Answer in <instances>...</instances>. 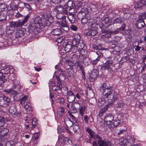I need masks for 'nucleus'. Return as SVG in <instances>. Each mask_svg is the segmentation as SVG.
I'll return each instance as SVG.
<instances>
[{
  "mask_svg": "<svg viewBox=\"0 0 146 146\" xmlns=\"http://www.w3.org/2000/svg\"><path fill=\"white\" fill-rule=\"evenodd\" d=\"M59 102L61 104L64 105V100L63 98L60 97L58 98Z\"/></svg>",
  "mask_w": 146,
  "mask_h": 146,
  "instance_id": "3c124183",
  "label": "nucleus"
},
{
  "mask_svg": "<svg viewBox=\"0 0 146 146\" xmlns=\"http://www.w3.org/2000/svg\"><path fill=\"white\" fill-rule=\"evenodd\" d=\"M84 47V45L83 43L80 42L79 43L76 48H77V49L78 50H81L83 49Z\"/></svg>",
  "mask_w": 146,
  "mask_h": 146,
  "instance_id": "2f4dec72",
  "label": "nucleus"
},
{
  "mask_svg": "<svg viewBox=\"0 0 146 146\" xmlns=\"http://www.w3.org/2000/svg\"><path fill=\"white\" fill-rule=\"evenodd\" d=\"M82 5V2L81 1H80L77 3L76 6L78 8H79Z\"/></svg>",
  "mask_w": 146,
  "mask_h": 146,
  "instance_id": "774afa93",
  "label": "nucleus"
},
{
  "mask_svg": "<svg viewBox=\"0 0 146 146\" xmlns=\"http://www.w3.org/2000/svg\"><path fill=\"white\" fill-rule=\"evenodd\" d=\"M87 131L89 133L91 137L95 140H98V143L99 146H113L109 141L106 142L102 140V138L97 135H95V133L91 129H87Z\"/></svg>",
  "mask_w": 146,
  "mask_h": 146,
  "instance_id": "f03ea898",
  "label": "nucleus"
},
{
  "mask_svg": "<svg viewBox=\"0 0 146 146\" xmlns=\"http://www.w3.org/2000/svg\"><path fill=\"white\" fill-rule=\"evenodd\" d=\"M70 28L72 30L74 31H76L77 29V27L75 25H71L70 27Z\"/></svg>",
  "mask_w": 146,
  "mask_h": 146,
  "instance_id": "0e129e2a",
  "label": "nucleus"
},
{
  "mask_svg": "<svg viewBox=\"0 0 146 146\" xmlns=\"http://www.w3.org/2000/svg\"><path fill=\"white\" fill-rule=\"evenodd\" d=\"M94 56H97V57H102L103 56V54L102 53L100 52V51H97L95 52L94 54Z\"/></svg>",
  "mask_w": 146,
  "mask_h": 146,
  "instance_id": "79ce46f5",
  "label": "nucleus"
},
{
  "mask_svg": "<svg viewBox=\"0 0 146 146\" xmlns=\"http://www.w3.org/2000/svg\"><path fill=\"white\" fill-rule=\"evenodd\" d=\"M9 111L11 113L14 114L16 112V110L14 107L11 106L9 109Z\"/></svg>",
  "mask_w": 146,
  "mask_h": 146,
  "instance_id": "c03bdc74",
  "label": "nucleus"
},
{
  "mask_svg": "<svg viewBox=\"0 0 146 146\" xmlns=\"http://www.w3.org/2000/svg\"><path fill=\"white\" fill-rule=\"evenodd\" d=\"M8 132V130L7 129H5L3 131L1 132L0 131V140L2 139Z\"/></svg>",
  "mask_w": 146,
  "mask_h": 146,
  "instance_id": "cd10ccee",
  "label": "nucleus"
},
{
  "mask_svg": "<svg viewBox=\"0 0 146 146\" xmlns=\"http://www.w3.org/2000/svg\"><path fill=\"white\" fill-rule=\"evenodd\" d=\"M146 5V0H139L138 2L135 3L134 7L135 9H137Z\"/></svg>",
  "mask_w": 146,
  "mask_h": 146,
  "instance_id": "ddd939ff",
  "label": "nucleus"
},
{
  "mask_svg": "<svg viewBox=\"0 0 146 146\" xmlns=\"http://www.w3.org/2000/svg\"><path fill=\"white\" fill-rule=\"evenodd\" d=\"M50 84L49 87L50 88L51 87H54L55 86V83L53 80L51 79L50 82Z\"/></svg>",
  "mask_w": 146,
  "mask_h": 146,
  "instance_id": "5fc2aeb1",
  "label": "nucleus"
},
{
  "mask_svg": "<svg viewBox=\"0 0 146 146\" xmlns=\"http://www.w3.org/2000/svg\"><path fill=\"white\" fill-rule=\"evenodd\" d=\"M15 94L13 96V99L15 101H17L19 100L21 98V94L19 93H17Z\"/></svg>",
  "mask_w": 146,
  "mask_h": 146,
  "instance_id": "4c0bfd02",
  "label": "nucleus"
},
{
  "mask_svg": "<svg viewBox=\"0 0 146 146\" xmlns=\"http://www.w3.org/2000/svg\"><path fill=\"white\" fill-rule=\"evenodd\" d=\"M112 58L110 57L107 58L106 59L107 61L103 64L102 67V68L104 70H108L111 68V67L112 66L113 61Z\"/></svg>",
  "mask_w": 146,
  "mask_h": 146,
  "instance_id": "6e6552de",
  "label": "nucleus"
},
{
  "mask_svg": "<svg viewBox=\"0 0 146 146\" xmlns=\"http://www.w3.org/2000/svg\"><path fill=\"white\" fill-rule=\"evenodd\" d=\"M108 105L105 106L104 108H102L100 110L99 113V115L100 116H102L104 113H105L106 111L108 109Z\"/></svg>",
  "mask_w": 146,
  "mask_h": 146,
  "instance_id": "393cba45",
  "label": "nucleus"
},
{
  "mask_svg": "<svg viewBox=\"0 0 146 146\" xmlns=\"http://www.w3.org/2000/svg\"><path fill=\"white\" fill-rule=\"evenodd\" d=\"M105 101L104 99L102 100L101 99V100L100 99L98 103V104L99 107H100L103 105L105 104Z\"/></svg>",
  "mask_w": 146,
  "mask_h": 146,
  "instance_id": "a18cd8bd",
  "label": "nucleus"
},
{
  "mask_svg": "<svg viewBox=\"0 0 146 146\" xmlns=\"http://www.w3.org/2000/svg\"><path fill=\"white\" fill-rule=\"evenodd\" d=\"M80 36L79 35H78L77 38H75L74 39L72 43L73 46H74V47H76L78 44L80 43Z\"/></svg>",
  "mask_w": 146,
  "mask_h": 146,
  "instance_id": "a211bd4d",
  "label": "nucleus"
},
{
  "mask_svg": "<svg viewBox=\"0 0 146 146\" xmlns=\"http://www.w3.org/2000/svg\"><path fill=\"white\" fill-rule=\"evenodd\" d=\"M89 33L91 35L94 36L97 33V31L96 29H90Z\"/></svg>",
  "mask_w": 146,
  "mask_h": 146,
  "instance_id": "ea45409f",
  "label": "nucleus"
},
{
  "mask_svg": "<svg viewBox=\"0 0 146 146\" xmlns=\"http://www.w3.org/2000/svg\"><path fill=\"white\" fill-rule=\"evenodd\" d=\"M63 10V8L60 5L57 6L56 7V9H55V12L57 13L62 12Z\"/></svg>",
  "mask_w": 146,
  "mask_h": 146,
  "instance_id": "58836bf2",
  "label": "nucleus"
},
{
  "mask_svg": "<svg viewBox=\"0 0 146 146\" xmlns=\"http://www.w3.org/2000/svg\"><path fill=\"white\" fill-rule=\"evenodd\" d=\"M21 5L23 6H25V7L28 10H29L31 9V7L30 5L27 3H24L21 2L19 4V7H21L20 5Z\"/></svg>",
  "mask_w": 146,
  "mask_h": 146,
  "instance_id": "c756f323",
  "label": "nucleus"
},
{
  "mask_svg": "<svg viewBox=\"0 0 146 146\" xmlns=\"http://www.w3.org/2000/svg\"><path fill=\"white\" fill-rule=\"evenodd\" d=\"M4 92L11 95L17 93V92L13 90L12 89L5 90H4Z\"/></svg>",
  "mask_w": 146,
  "mask_h": 146,
  "instance_id": "bb28decb",
  "label": "nucleus"
},
{
  "mask_svg": "<svg viewBox=\"0 0 146 146\" xmlns=\"http://www.w3.org/2000/svg\"><path fill=\"white\" fill-rule=\"evenodd\" d=\"M126 138L128 145L134 143L135 139L134 136L128 135L126 137Z\"/></svg>",
  "mask_w": 146,
  "mask_h": 146,
  "instance_id": "dca6fc26",
  "label": "nucleus"
},
{
  "mask_svg": "<svg viewBox=\"0 0 146 146\" xmlns=\"http://www.w3.org/2000/svg\"><path fill=\"white\" fill-rule=\"evenodd\" d=\"M101 92L103 94L104 97L107 98L110 103L115 102L117 99V97L112 94V87L111 86L107 87L105 83H103L100 88Z\"/></svg>",
  "mask_w": 146,
  "mask_h": 146,
  "instance_id": "f257e3e1",
  "label": "nucleus"
},
{
  "mask_svg": "<svg viewBox=\"0 0 146 146\" xmlns=\"http://www.w3.org/2000/svg\"><path fill=\"white\" fill-rule=\"evenodd\" d=\"M42 21L41 18L39 16L36 17L34 20V23H32L29 27L30 30H31L34 33H36L39 29V27H40V24H42Z\"/></svg>",
  "mask_w": 146,
  "mask_h": 146,
  "instance_id": "20e7f679",
  "label": "nucleus"
},
{
  "mask_svg": "<svg viewBox=\"0 0 146 146\" xmlns=\"http://www.w3.org/2000/svg\"><path fill=\"white\" fill-rule=\"evenodd\" d=\"M114 119V116L111 114H108L104 117V124L106 126L110 125Z\"/></svg>",
  "mask_w": 146,
  "mask_h": 146,
  "instance_id": "1a4fd4ad",
  "label": "nucleus"
},
{
  "mask_svg": "<svg viewBox=\"0 0 146 146\" xmlns=\"http://www.w3.org/2000/svg\"><path fill=\"white\" fill-rule=\"evenodd\" d=\"M58 114L60 117H61L65 113V109L62 107H60L58 109Z\"/></svg>",
  "mask_w": 146,
  "mask_h": 146,
  "instance_id": "5701e85b",
  "label": "nucleus"
},
{
  "mask_svg": "<svg viewBox=\"0 0 146 146\" xmlns=\"http://www.w3.org/2000/svg\"><path fill=\"white\" fill-rule=\"evenodd\" d=\"M122 21V20L119 18H116V19L113 21V24H115V23H121Z\"/></svg>",
  "mask_w": 146,
  "mask_h": 146,
  "instance_id": "49530a36",
  "label": "nucleus"
},
{
  "mask_svg": "<svg viewBox=\"0 0 146 146\" xmlns=\"http://www.w3.org/2000/svg\"><path fill=\"white\" fill-rule=\"evenodd\" d=\"M81 104L79 103L75 102L74 104V106L76 108H79L81 106Z\"/></svg>",
  "mask_w": 146,
  "mask_h": 146,
  "instance_id": "4d7b16f0",
  "label": "nucleus"
},
{
  "mask_svg": "<svg viewBox=\"0 0 146 146\" xmlns=\"http://www.w3.org/2000/svg\"><path fill=\"white\" fill-rule=\"evenodd\" d=\"M74 17L73 15H69L68 17L69 21L71 23L72 22V21H73V20L74 19V17L73 18V17Z\"/></svg>",
  "mask_w": 146,
  "mask_h": 146,
  "instance_id": "e2e57ef3",
  "label": "nucleus"
},
{
  "mask_svg": "<svg viewBox=\"0 0 146 146\" xmlns=\"http://www.w3.org/2000/svg\"><path fill=\"white\" fill-rule=\"evenodd\" d=\"M100 60V57H97V58H96L95 59L92 60V62L93 64H96Z\"/></svg>",
  "mask_w": 146,
  "mask_h": 146,
  "instance_id": "603ef678",
  "label": "nucleus"
},
{
  "mask_svg": "<svg viewBox=\"0 0 146 146\" xmlns=\"http://www.w3.org/2000/svg\"><path fill=\"white\" fill-rule=\"evenodd\" d=\"M82 17L81 22L82 24L83 25H84L87 23L88 22V23L91 19L90 18L91 17L90 15H88L86 16V17H84V16Z\"/></svg>",
  "mask_w": 146,
  "mask_h": 146,
  "instance_id": "2eb2a0df",
  "label": "nucleus"
},
{
  "mask_svg": "<svg viewBox=\"0 0 146 146\" xmlns=\"http://www.w3.org/2000/svg\"><path fill=\"white\" fill-rule=\"evenodd\" d=\"M14 143L13 141H10L7 143L6 146H14Z\"/></svg>",
  "mask_w": 146,
  "mask_h": 146,
  "instance_id": "8fccbe9b",
  "label": "nucleus"
},
{
  "mask_svg": "<svg viewBox=\"0 0 146 146\" xmlns=\"http://www.w3.org/2000/svg\"><path fill=\"white\" fill-rule=\"evenodd\" d=\"M23 16V15L18 12L15 15V17L17 18H19L22 17Z\"/></svg>",
  "mask_w": 146,
  "mask_h": 146,
  "instance_id": "69168bd1",
  "label": "nucleus"
},
{
  "mask_svg": "<svg viewBox=\"0 0 146 146\" xmlns=\"http://www.w3.org/2000/svg\"><path fill=\"white\" fill-rule=\"evenodd\" d=\"M98 74V72L97 70H94L92 72L91 74L90 75V78L92 80L96 79Z\"/></svg>",
  "mask_w": 146,
  "mask_h": 146,
  "instance_id": "6ab92c4d",
  "label": "nucleus"
},
{
  "mask_svg": "<svg viewBox=\"0 0 146 146\" xmlns=\"http://www.w3.org/2000/svg\"><path fill=\"white\" fill-rule=\"evenodd\" d=\"M89 11L88 9L86 7H84L79 12L78 14L82 15V16L86 17V16L88 15H90L89 14Z\"/></svg>",
  "mask_w": 146,
  "mask_h": 146,
  "instance_id": "4468645a",
  "label": "nucleus"
},
{
  "mask_svg": "<svg viewBox=\"0 0 146 146\" xmlns=\"http://www.w3.org/2000/svg\"><path fill=\"white\" fill-rule=\"evenodd\" d=\"M3 73H5L4 70H3L2 71H0V78H6L7 77L5 75H3ZM5 74L6 73H5Z\"/></svg>",
  "mask_w": 146,
  "mask_h": 146,
  "instance_id": "6e6d98bb",
  "label": "nucleus"
},
{
  "mask_svg": "<svg viewBox=\"0 0 146 146\" xmlns=\"http://www.w3.org/2000/svg\"><path fill=\"white\" fill-rule=\"evenodd\" d=\"M119 144L120 145L122 146H125L128 145L126 138L125 139L123 138L120 139H119Z\"/></svg>",
  "mask_w": 146,
  "mask_h": 146,
  "instance_id": "b1692460",
  "label": "nucleus"
},
{
  "mask_svg": "<svg viewBox=\"0 0 146 146\" xmlns=\"http://www.w3.org/2000/svg\"><path fill=\"white\" fill-rule=\"evenodd\" d=\"M84 120L86 123H88V122L89 118L87 116L85 115L84 117Z\"/></svg>",
  "mask_w": 146,
  "mask_h": 146,
  "instance_id": "680f3d73",
  "label": "nucleus"
},
{
  "mask_svg": "<svg viewBox=\"0 0 146 146\" xmlns=\"http://www.w3.org/2000/svg\"><path fill=\"white\" fill-rule=\"evenodd\" d=\"M88 25L90 29H97V23L96 21L94 19H91L88 23Z\"/></svg>",
  "mask_w": 146,
  "mask_h": 146,
  "instance_id": "9b49d317",
  "label": "nucleus"
},
{
  "mask_svg": "<svg viewBox=\"0 0 146 146\" xmlns=\"http://www.w3.org/2000/svg\"><path fill=\"white\" fill-rule=\"evenodd\" d=\"M120 123V121L117 119L114 121L112 124V127H115L118 126Z\"/></svg>",
  "mask_w": 146,
  "mask_h": 146,
  "instance_id": "f704fd0d",
  "label": "nucleus"
},
{
  "mask_svg": "<svg viewBox=\"0 0 146 146\" xmlns=\"http://www.w3.org/2000/svg\"><path fill=\"white\" fill-rule=\"evenodd\" d=\"M39 135L40 133L39 132L36 133L35 134L34 138V140H36L39 138Z\"/></svg>",
  "mask_w": 146,
  "mask_h": 146,
  "instance_id": "13d9d810",
  "label": "nucleus"
},
{
  "mask_svg": "<svg viewBox=\"0 0 146 146\" xmlns=\"http://www.w3.org/2000/svg\"><path fill=\"white\" fill-rule=\"evenodd\" d=\"M67 99L69 103H72L75 100V96L74 94L71 91H68L67 92Z\"/></svg>",
  "mask_w": 146,
  "mask_h": 146,
  "instance_id": "f8f14e48",
  "label": "nucleus"
},
{
  "mask_svg": "<svg viewBox=\"0 0 146 146\" xmlns=\"http://www.w3.org/2000/svg\"><path fill=\"white\" fill-rule=\"evenodd\" d=\"M23 35V32L21 30L17 31L16 33L15 38L22 36Z\"/></svg>",
  "mask_w": 146,
  "mask_h": 146,
  "instance_id": "c85d7f7f",
  "label": "nucleus"
},
{
  "mask_svg": "<svg viewBox=\"0 0 146 146\" xmlns=\"http://www.w3.org/2000/svg\"><path fill=\"white\" fill-rule=\"evenodd\" d=\"M72 49V46L70 44H68L65 47V50L66 52H69Z\"/></svg>",
  "mask_w": 146,
  "mask_h": 146,
  "instance_id": "72a5a7b5",
  "label": "nucleus"
},
{
  "mask_svg": "<svg viewBox=\"0 0 146 146\" xmlns=\"http://www.w3.org/2000/svg\"><path fill=\"white\" fill-rule=\"evenodd\" d=\"M27 96H25L23 97L22 99H20V102L21 104H25V102L27 99Z\"/></svg>",
  "mask_w": 146,
  "mask_h": 146,
  "instance_id": "a19ab883",
  "label": "nucleus"
},
{
  "mask_svg": "<svg viewBox=\"0 0 146 146\" xmlns=\"http://www.w3.org/2000/svg\"><path fill=\"white\" fill-rule=\"evenodd\" d=\"M125 24H123L122 25L121 27L119 28L118 29H116L115 32H114L115 34L117 33L119 31H121L124 30L125 29Z\"/></svg>",
  "mask_w": 146,
  "mask_h": 146,
  "instance_id": "e433bc0d",
  "label": "nucleus"
},
{
  "mask_svg": "<svg viewBox=\"0 0 146 146\" xmlns=\"http://www.w3.org/2000/svg\"><path fill=\"white\" fill-rule=\"evenodd\" d=\"M66 17L62 12L57 13L56 15V19L55 20L56 25L60 28L62 27H65L68 29L67 26Z\"/></svg>",
  "mask_w": 146,
  "mask_h": 146,
  "instance_id": "7ed1b4c3",
  "label": "nucleus"
},
{
  "mask_svg": "<svg viewBox=\"0 0 146 146\" xmlns=\"http://www.w3.org/2000/svg\"><path fill=\"white\" fill-rule=\"evenodd\" d=\"M73 128L74 132L77 133L79 131L80 129L79 126L76 125H73Z\"/></svg>",
  "mask_w": 146,
  "mask_h": 146,
  "instance_id": "c9c22d12",
  "label": "nucleus"
},
{
  "mask_svg": "<svg viewBox=\"0 0 146 146\" xmlns=\"http://www.w3.org/2000/svg\"><path fill=\"white\" fill-rule=\"evenodd\" d=\"M144 21L143 19L141 17H139L136 20L135 24L140 23H141L144 22Z\"/></svg>",
  "mask_w": 146,
  "mask_h": 146,
  "instance_id": "de8ad7c7",
  "label": "nucleus"
},
{
  "mask_svg": "<svg viewBox=\"0 0 146 146\" xmlns=\"http://www.w3.org/2000/svg\"><path fill=\"white\" fill-rule=\"evenodd\" d=\"M3 70H4L5 73H3V75H5L6 76H7L6 77H7V76H8V75L9 74V68L5 67L3 69H1V71H2Z\"/></svg>",
  "mask_w": 146,
  "mask_h": 146,
  "instance_id": "7c9ffc66",
  "label": "nucleus"
},
{
  "mask_svg": "<svg viewBox=\"0 0 146 146\" xmlns=\"http://www.w3.org/2000/svg\"><path fill=\"white\" fill-rule=\"evenodd\" d=\"M50 97L52 100V104H54V95L53 93H50Z\"/></svg>",
  "mask_w": 146,
  "mask_h": 146,
  "instance_id": "bf43d9fd",
  "label": "nucleus"
},
{
  "mask_svg": "<svg viewBox=\"0 0 146 146\" xmlns=\"http://www.w3.org/2000/svg\"><path fill=\"white\" fill-rule=\"evenodd\" d=\"M6 79L5 78H0V86H3V84Z\"/></svg>",
  "mask_w": 146,
  "mask_h": 146,
  "instance_id": "864d4df0",
  "label": "nucleus"
},
{
  "mask_svg": "<svg viewBox=\"0 0 146 146\" xmlns=\"http://www.w3.org/2000/svg\"><path fill=\"white\" fill-rule=\"evenodd\" d=\"M15 76L13 74H10L9 75V78H10L11 80H13L15 78Z\"/></svg>",
  "mask_w": 146,
  "mask_h": 146,
  "instance_id": "338daca9",
  "label": "nucleus"
},
{
  "mask_svg": "<svg viewBox=\"0 0 146 146\" xmlns=\"http://www.w3.org/2000/svg\"><path fill=\"white\" fill-rule=\"evenodd\" d=\"M135 25L138 29H141L144 27L145 25L144 22L139 24H135Z\"/></svg>",
  "mask_w": 146,
  "mask_h": 146,
  "instance_id": "473e14b6",
  "label": "nucleus"
},
{
  "mask_svg": "<svg viewBox=\"0 0 146 146\" xmlns=\"http://www.w3.org/2000/svg\"><path fill=\"white\" fill-rule=\"evenodd\" d=\"M63 60L65 63H67L70 66H72V61L68 58V56H66L62 59Z\"/></svg>",
  "mask_w": 146,
  "mask_h": 146,
  "instance_id": "a878e982",
  "label": "nucleus"
},
{
  "mask_svg": "<svg viewBox=\"0 0 146 146\" xmlns=\"http://www.w3.org/2000/svg\"><path fill=\"white\" fill-rule=\"evenodd\" d=\"M89 60V58L88 57L85 58L83 60V62L84 64L86 65H88L89 64L88 61Z\"/></svg>",
  "mask_w": 146,
  "mask_h": 146,
  "instance_id": "09e8293b",
  "label": "nucleus"
},
{
  "mask_svg": "<svg viewBox=\"0 0 146 146\" xmlns=\"http://www.w3.org/2000/svg\"><path fill=\"white\" fill-rule=\"evenodd\" d=\"M37 121V120L35 118H33V119H32V126L31 127L32 129H33L35 127V125Z\"/></svg>",
  "mask_w": 146,
  "mask_h": 146,
  "instance_id": "37998d69",
  "label": "nucleus"
},
{
  "mask_svg": "<svg viewBox=\"0 0 146 146\" xmlns=\"http://www.w3.org/2000/svg\"><path fill=\"white\" fill-rule=\"evenodd\" d=\"M58 140L60 143H63L64 144L67 146H73L71 140H70L68 138L66 137L63 135H60L58 137Z\"/></svg>",
  "mask_w": 146,
  "mask_h": 146,
  "instance_id": "423d86ee",
  "label": "nucleus"
},
{
  "mask_svg": "<svg viewBox=\"0 0 146 146\" xmlns=\"http://www.w3.org/2000/svg\"><path fill=\"white\" fill-rule=\"evenodd\" d=\"M14 28L13 27H12V26L11 25V24L10 23V25L9 26L6 28V33L9 35H11L13 33V32L14 31Z\"/></svg>",
  "mask_w": 146,
  "mask_h": 146,
  "instance_id": "f3484780",
  "label": "nucleus"
},
{
  "mask_svg": "<svg viewBox=\"0 0 146 146\" xmlns=\"http://www.w3.org/2000/svg\"><path fill=\"white\" fill-rule=\"evenodd\" d=\"M43 21H42V24L44 25V26H48L50 25L51 22L50 21V19L48 17L43 20Z\"/></svg>",
  "mask_w": 146,
  "mask_h": 146,
  "instance_id": "aec40b11",
  "label": "nucleus"
},
{
  "mask_svg": "<svg viewBox=\"0 0 146 146\" xmlns=\"http://www.w3.org/2000/svg\"><path fill=\"white\" fill-rule=\"evenodd\" d=\"M7 14L6 13L1 12L0 13V21L3 22L6 20Z\"/></svg>",
  "mask_w": 146,
  "mask_h": 146,
  "instance_id": "4be33fe9",
  "label": "nucleus"
},
{
  "mask_svg": "<svg viewBox=\"0 0 146 146\" xmlns=\"http://www.w3.org/2000/svg\"><path fill=\"white\" fill-rule=\"evenodd\" d=\"M58 71L60 72V75H59V77L57 76L56 77L57 80L58 81L56 85V86L58 88V89H59L62 87L61 83L60 81H62L64 80L65 77L64 75V72H62L61 69L59 70Z\"/></svg>",
  "mask_w": 146,
  "mask_h": 146,
  "instance_id": "9d476101",
  "label": "nucleus"
},
{
  "mask_svg": "<svg viewBox=\"0 0 146 146\" xmlns=\"http://www.w3.org/2000/svg\"><path fill=\"white\" fill-rule=\"evenodd\" d=\"M29 16L28 15H27L25 17L24 19L22 20H20L17 21H11L10 22L11 25L13 27L14 29L15 28H17L21 27L24 25L28 21Z\"/></svg>",
  "mask_w": 146,
  "mask_h": 146,
  "instance_id": "39448f33",
  "label": "nucleus"
},
{
  "mask_svg": "<svg viewBox=\"0 0 146 146\" xmlns=\"http://www.w3.org/2000/svg\"><path fill=\"white\" fill-rule=\"evenodd\" d=\"M55 32L57 33L55 35H57L62 33V31L60 29H55Z\"/></svg>",
  "mask_w": 146,
  "mask_h": 146,
  "instance_id": "052dcab7",
  "label": "nucleus"
},
{
  "mask_svg": "<svg viewBox=\"0 0 146 146\" xmlns=\"http://www.w3.org/2000/svg\"><path fill=\"white\" fill-rule=\"evenodd\" d=\"M86 108L85 106H83L82 104H81V106L79 108V113L80 115L82 117L83 116L84 114L86 113Z\"/></svg>",
  "mask_w": 146,
  "mask_h": 146,
  "instance_id": "412c9836",
  "label": "nucleus"
},
{
  "mask_svg": "<svg viewBox=\"0 0 146 146\" xmlns=\"http://www.w3.org/2000/svg\"><path fill=\"white\" fill-rule=\"evenodd\" d=\"M10 101V99L5 96H0V107H4L9 105Z\"/></svg>",
  "mask_w": 146,
  "mask_h": 146,
  "instance_id": "0eeeda50",
  "label": "nucleus"
}]
</instances>
